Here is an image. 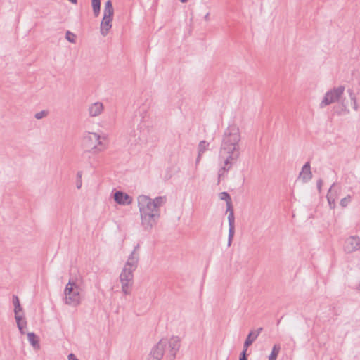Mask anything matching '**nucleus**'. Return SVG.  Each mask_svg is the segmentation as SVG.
I'll use <instances>...</instances> for the list:
<instances>
[{"label":"nucleus","mask_w":360,"mask_h":360,"mask_svg":"<svg viewBox=\"0 0 360 360\" xmlns=\"http://www.w3.org/2000/svg\"><path fill=\"white\" fill-rule=\"evenodd\" d=\"M28 341L30 345L37 349L40 348V345L39 344V340L37 335L33 332H30L27 333Z\"/></svg>","instance_id":"6ab92c4d"},{"label":"nucleus","mask_w":360,"mask_h":360,"mask_svg":"<svg viewBox=\"0 0 360 360\" xmlns=\"http://www.w3.org/2000/svg\"><path fill=\"white\" fill-rule=\"evenodd\" d=\"M80 288L75 282L70 281L64 290L63 301L65 304L77 307L81 303Z\"/></svg>","instance_id":"423d86ee"},{"label":"nucleus","mask_w":360,"mask_h":360,"mask_svg":"<svg viewBox=\"0 0 360 360\" xmlns=\"http://www.w3.org/2000/svg\"><path fill=\"white\" fill-rule=\"evenodd\" d=\"M180 347L181 339L178 336L162 338L152 347L148 360H162L164 355L167 360H174Z\"/></svg>","instance_id":"f03ea898"},{"label":"nucleus","mask_w":360,"mask_h":360,"mask_svg":"<svg viewBox=\"0 0 360 360\" xmlns=\"http://www.w3.org/2000/svg\"><path fill=\"white\" fill-rule=\"evenodd\" d=\"M13 304L14 305V313H22V307L20 305L19 298L17 295H13Z\"/></svg>","instance_id":"412c9836"},{"label":"nucleus","mask_w":360,"mask_h":360,"mask_svg":"<svg viewBox=\"0 0 360 360\" xmlns=\"http://www.w3.org/2000/svg\"><path fill=\"white\" fill-rule=\"evenodd\" d=\"M210 143L206 141H201L198 146V154L196 158L195 165H197L200 160L202 154L209 149Z\"/></svg>","instance_id":"dca6fc26"},{"label":"nucleus","mask_w":360,"mask_h":360,"mask_svg":"<svg viewBox=\"0 0 360 360\" xmlns=\"http://www.w3.org/2000/svg\"><path fill=\"white\" fill-rule=\"evenodd\" d=\"M141 217V224L145 231H150L160 218V208L166 202V197L158 196L154 199L145 195L137 198Z\"/></svg>","instance_id":"f257e3e1"},{"label":"nucleus","mask_w":360,"mask_h":360,"mask_svg":"<svg viewBox=\"0 0 360 360\" xmlns=\"http://www.w3.org/2000/svg\"><path fill=\"white\" fill-rule=\"evenodd\" d=\"M345 91L344 86H339L327 91L320 103V108H323L336 101H339Z\"/></svg>","instance_id":"6e6552de"},{"label":"nucleus","mask_w":360,"mask_h":360,"mask_svg":"<svg viewBox=\"0 0 360 360\" xmlns=\"http://www.w3.org/2000/svg\"><path fill=\"white\" fill-rule=\"evenodd\" d=\"M105 111L104 104L101 101H95L86 105V113L89 118L94 119L101 116Z\"/></svg>","instance_id":"1a4fd4ad"},{"label":"nucleus","mask_w":360,"mask_h":360,"mask_svg":"<svg viewBox=\"0 0 360 360\" xmlns=\"http://www.w3.org/2000/svg\"><path fill=\"white\" fill-rule=\"evenodd\" d=\"M82 172L79 171L77 174V188L79 189L82 187Z\"/></svg>","instance_id":"c85d7f7f"},{"label":"nucleus","mask_w":360,"mask_h":360,"mask_svg":"<svg viewBox=\"0 0 360 360\" xmlns=\"http://www.w3.org/2000/svg\"><path fill=\"white\" fill-rule=\"evenodd\" d=\"M351 195H347L346 197L343 198L340 202V205L342 207L345 208L346 207L348 204L351 202Z\"/></svg>","instance_id":"a878e982"},{"label":"nucleus","mask_w":360,"mask_h":360,"mask_svg":"<svg viewBox=\"0 0 360 360\" xmlns=\"http://www.w3.org/2000/svg\"><path fill=\"white\" fill-rule=\"evenodd\" d=\"M240 134L239 128L236 124L229 125L226 129L220 149V155L223 151H239Z\"/></svg>","instance_id":"39448f33"},{"label":"nucleus","mask_w":360,"mask_h":360,"mask_svg":"<svg viewBox=\"0 0 360 360\" xmlns=\"http://www.w3.org/2000/svg\"><path fill=\"white\" fill-rule=\"evenodd\" d=\"M226 212H229V236L227 245L229 247H230L235 234V217L232 205V201L226 202Z\"/></svg>","instance_id":"9d476101"},{"label":"nucleus","mask_w":360,"mask_h":360,"mask_svg":"<svg viewBox=\"0 0 360 360\" xmlns=\"http://www.w3.org/2000/svg\"><path fill=\"white\" fill-rule=\"evenodd\" d=\"M209 16H210V13H207L205 15V20H209Z\"/></svg>","instance_id":"c9c22d12"},{"label":"nucleus","mask_w":360,"mask_h":360,"mask_svg":"<svg viewBox=\"0 0 360 360\" xmlns=\"http://www.w3.org/2000/svg\"><path fill=\"white\" fill-rule=\"evenodd\" d=\"M15 319L20 333L24 334V328L27 326V321H23V314H20V313L15 314Z\"/></svg>","instance_id":"a211bd4d"},{"label":"nucleus","mask_w":360,"mask_h":360,"mask_svg":"<svg viewBox=\"0 0 360 360\" xmlns=\"http://www.w3.org/2000/svg\"><path fill=\"white\" fill-rule=\"evenodd\" d=\"M112 27V4L111 0H108L105 5L103 17L100 25V32L105 37Z\"/></svg>","instance_id":"0eeeda50"},{"label":"nucleus","mask_w":360,"mask_h":360,"mask_svg":"<svg viewBox=\"0 0 360 360\" xmlns=\"http://www.w3.org/2000/svg\"><path fill=\"white\" fill-rule=\"evenodd\" d=\"M360 250V237L352 236L347 238L344 244V251L346 253H352Z\"/></svg>","instance_id":"9b49d317"},{"label":"nucleus","mask_w":360,"mask_h":360,"mask_svg":"<svg viewBox=\"0 0 360 360\" xmlns=\"http://www.w3.org/2000/svg\"><path fill=\"white\" fill-rule=\"evenodd\" d=\"M81 146L84 150V153L94 155L104 151L108 147L105 136L90 131H86L83 134Z\"/></svg>","instance_id":"20e7f679"},{"label":"nucleus","mask_w":360,"mask_h":360,"mask_svg":"<svg viewBox=\"0 0 360 360\" xmlns=\"http://www.w3.org/2000/svg\"><path fill=\"white\" fill-rule=\"evenodd\" d=\"M227 153L228 156L224 160V164L226 165H233V162L236 160L240 155V151H223V153Z\"/></svg>","instance_id":"f3484780"},{"label":"nucleus","mask_w":360,"mask_h":360,"mask_svg":"<svg viewBox=\"0 0 360 360\" xmlns=\"http://www.w3.org/2000/svg\"><path fill=\"white\" fill-rule=\"evenodd\" d=\"M114 201L121 205H129L133 201L131 196L122 191L114 193Z\"/></svg>","instance_id":"ddd939ff"},{"label":"nucleus","mask_w":360,"mask_h":360,"mask_svg":"<svg viewBox=\"0 0 360 360\" xmlns=\"http://www.w3.org/2000/svg\"><path fill=\"white\" fill-rule=\"evenodd\" d=\"M68 360H79L73 354L68 355Z\"/></svg>","instance_id":"72a5a7b5"},{"label":"nucleus","mask_w":360,"mask_h":360,"mask_svg":"<svg viewBox=\"0 0 360 360\" xmlns=\"http://www.w3.org/2000/svg\"><path fill=\"white\" fill-rule=\"evenodd\" d=\"M342 107V112L344 113H349V110L347 108L348 102L346 101V98H340L339 101Z\"/></svg>","instance_id":"b1692460"},{"label":"nucleus","mask_w":360,"mask_h":360,"mask_svg":"<svg viewBox=\"0 0 360 360\" xmlns=\"http://www.w3.org/2000/svg\"><path fill=\"white\" fill-rule=\"evenodd\" d=\"M231 168V165H226L225 164L224 165L223 167H221V169L224 171L225 172H227L228 171H229Z\"/></svg>","instance_id":"473e14b6"},{"label":"nucleus","mask_w":360,"mask_h":360,"mask_svg":"<svg viewBox=\"0 0 360 360\" xmlns=\"http://www.w3.org/2000/svg\"><path fill=\"white\" fill-rule=\"evenodd\" d=\"M348 93H349V96L350 98L351 105L352 106V108L355 111H357L358 110V105H357L355 94L354 93V91L352 89H349Z\"/></svg>","instance_id":"4be33fe9"},{"label":"nucleus","mask_w":360,"mask_h":360,"mask_svg":"<svg viewBox=\"0 0 360 360\" xmlns=\"http://www.w3.org/2000/svg\"><path fill=\"white\" fill-rule=\"evenodd\" d=\"M321 185H322V180L320 179L317 182V187H318L319 190H321Z\"/></svg>","instance_id":"f704fd0d"},{"label":"nucleus","mask_w":360,"mask_h":360,"mask_svg":"<svg viewBox=\"0 0 360 360\" xmlns=\"http://www.w3.org/2000/svg\"><path fill=\"white\" fill-rule=\"evenodd\" d=\"M263 330V328L260 327L255 330H251L248 335L245 342L243 344V347L245 349H248V347L256 340L257 337Z\"/></svg>","instance_id":"2eb2a0df"},{"label":"nucleus","mask_w":360,"mask_h":360,"mask_svg":"<svg viewBox=\"0 0 360 360\" xmlns=\"http://www.w3.org/2000/svg\"><path fill=\"white\" fill-rule=\"evenodd\" d=\"M341 192V187L338 186L337 184L334 183L330 186L328 194H327V200L329 204V207L330 209H335L336 207V200L338 198Z\"/></svg>","instance_id":"f8f14e48"},{"label":"nucleus","mask_w":360,"mask_h":360,"mask_svg":"<svg viewBox=\"0 0 360 360\" xmlns=\"http://www.w3.org/2000/svg\"><path fill=\"white\" fill-rule=\"evenodd\" d=\"M71 3L75 4L77 2V0H69Z\"/></svg>","instance_id":"e433bc0d"},{"label":"nucleus","mask_w":360,"mask_h":360,"mask_svg":"<svg viewBox=\"0 0 360 360\" xmlns=\"http://www.w3.org/2000/svg\"><path fill=\"white\" fill-rule=\"evenodd\" d=\"M179 1H180L181 2H182V3H186V2H187V1H188V0H179Z\"/></svg>","instance_id":"4c0bfd02"},{"label":"nucleus","mask_w":360,"mask_h":360,"mask_svg":"<svg viewBox=\"0 0 360 360\" xmlns=\"http://www.w3.org/2000/svg\"><path fill=\"white\" fill-rule=\"evenodd\" d=\"M247 350H248V349H245V347H243V349L240 354L239 360H247V356H246Z\"/></svg>","instance_id":"7c9ffc66"},{"label":"nucleus","mask_w":360,"mask_h":360,"mask_svg":"<svg viewBox=\"0 0 360 360\" xmlns=\"http://www.w3.org/2000/svg\"><path fill=\"white\" fill-rule=\"evenodd\" d=\"M219 198L221 200L226 201V202L231 201L230 195L227 192H225V191L219 193Z\"/></svg>","instance_id":"bb28decb"},{"label":"nucleus","mask_w":360,"mask_h":360,"mask_svg":"<svg viewBox=\"0 0 360 360\" xmlns=\"http://www.w3.org/2000/svg\"><path fill=\"white\" fill-rule=\"evenodd\" d=\"M281 350V345L279 344H275L273 346L271 352L269 356V360H276L278 355Z\"/></svg>","instance_id":"aec40b11"},{"label":"nucleus","mask_w":360,"mask_h":360,"mask_svg":"<svg viewBox=\"0 0 360 360\" xmlns=\"http://www.w3.org/2000/svg\"><path fill=\"white\" fill-rule=\"evenodd\" d=\"M139 245L137 244L127 258L120 275L122 292L124 295H130L134 283V272L137 269L139 260Z\"/></svg>","instance_id":"7ed1b4c3"},{"label":"nucleus","mask_w":360,"mask_h":360,"mask_svg":"<svg viewBox=\"0 0 360 360\" xmlns=\"http://www.w3.org/2000/svg\"><path fill=\"white\" fill-rule=\"evenodd\" d=\"M48 115V112L46 110H41L40 112H37L34 115V117L37 120L42 119Z\"/></svg>","instance_id":"cd10ccee"},{"label":"nucleus","mask_w":360,"mask_h":360,"mask_svg":"<svg viewBox=\"0 0 360 360\" xmlns=\"http://www.w3.org/2000/svg\"><path fill=\"white\" fill-rule=\"evenodd\" d=\"M65 39L69 42L75 44L76 41V35L70 31H67L65 34Z\"/></svg>","instance_id":"393cba45"},{"label":"nucleus","mask_w":360,"mask_h":360,"mask_svg":"<svg viewBox=\"0 0 360 360\" xmlns=\"http://www.w3.org/2000/svg\"><path fill=\"white\" fill-rule=\"evenodd\" d=\"M226 173V172L223 171L221 168L219 169L218 172V184H219L220 181L225 177Z\"/></svg>","instance_id":"c756f323"},{"label":"nucleus","mask_w":360,"mask_h":360,"mask_svg":"<svg viewBox=\"0 0 360 360\" xmlns=\"http://www.w3.org/2000/svg\"><path fill=\"white\" fill-rule=\"evenodd\" d=\"M94 15L97 17L100 13L101 0H91Z\"/></svg>","instance_id":"5701e85b"},{"label":"nucleus","mask_w":360,"mask_h":360,"mask_svg":"<svg viewBox=\"0 0 360 360\" xmlns=\"http://www.w3.org/2000/svg\"><path fill=\"white\" fill-rule=\"evenodd\" d=\"M139 133L140 131H139L138 130L137 131H134V135L133 136L134 138H136V136H138V139L140 140V136H139ZM130 141H133L134 143H138V141H137V139H134V140H132L131 139H130Z\"/></svg>","instance_id":"2f4dec72"},{"label":"nucleus","mask_w":360,"mask_h":360,"mask_svg":"<svg viewBox=\"0 0 360 360\" xmlns=\"http://www.w3.org/2000/svg\"><path fill=\"white\" fill-rule=\"evenodd\" d=\"M312 178V173L311 171V166L309 162H306L299 174V179L302 180V182L306 183L311 180Z\"/></svg>","instance_id":"4468645a"}]
</instances>
